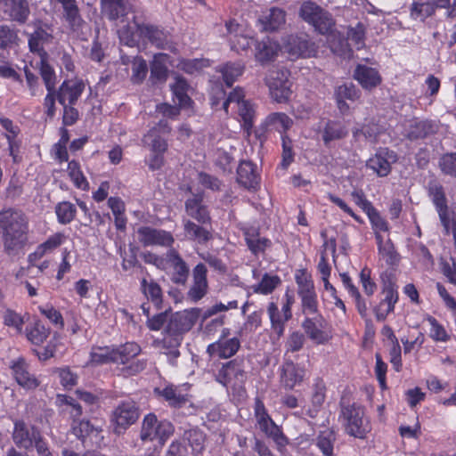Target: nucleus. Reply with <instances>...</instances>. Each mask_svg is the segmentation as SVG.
<instances>
[{
  "label": "nucleus",
  "mask_w": 456,
  "mask_h": 456,
  "mask_svg": "<svg viewBox=\"0 0 456 456\" xmlns=\"http://www.w3.org/2000/svg\"><path fill=\"white\" fill-rule=\"evenodd\" d=\"M40 74L45 85L46 90H53L56 84V77L53 69L42 58L40 61Z\"/></svg>",
  "instance_id": "61"
},
{
  "label": "nucleus",
  "mask_w": 456,
  "mask_h": 456,
  "mask_svg": "<svg viewBox=\"0 0 456 456\" xmlns=\"http://www.w3.org/2000/svg\"><path fill=\"white\" fill-rule=\"evenodd\" d=\"M90 362L96 365L114 362L113 348L108 346L94 348L90 354Z\"/></svg>",
  "instance_id": "54"
},
{
  "label": "nucleus",
  "mask_w": 456,
  "mask_h": 456,
  "mask_svg": "<svg viewBox=\"0 0 456 456\" xmlns=\"http://www.w3.org/2000/svg\"><path fill=\"white\" fill-rule=\"evenodd\" d=\"M243 70L244 67L240 63H226L219 69L228 87H231L234 81L242 75Z\"/></svg>",
  "instance_id": "48"
},
{
  "label": "nucleus",
  "mask_w": 456,
  "mask_h": 456,
  "mask_svg": "<svg viewBox=\"0 0 456 456\" xmlns=\"http://www.w3.org/2000/svg\"><path fill=\"white\" fill-rule=\"evenodd\" d=\"M134 23L137 28L138 37L140 39L147 40L159 49H167L169 47V33L164 28L150 23H139L136 21L135 17H134Z\"/></svg>",
  "instance_id": "10"
},
{
  "label": "nucleus",
  "mask_w": 456,
  "mask_h": 456,
  "mask_svg": "<svg viewBox=\"0 0 456 456\" xmlns=\"http://www.w3.org/2000/svg\"><path fill=\"white\" fill-rule=\"evenodd\" d=\"M186 214L202 224H209L211 216L208 207L203 203L201 194H193L184 204Z\"/></svg>",
  "instance_id": "20"
},
{
  "label": "nucleus",
  "mask_w": 456,
  "mask_h": 456,
  "mask_svg": "<svg viewBox=\"0 0 456 456\" xmlns=\"http://www.w3.org/2000/svg\"><path fill=\"white\" fill-rule=\"evenodd\" d=\"M163 338L158 342L165 354L168 357V361L172 365L176 364V359L180 355L178 347L181 345L182 337L171 334H166L163 331Z\"/></svg>",
  "instance_id": "30"
},
{
  "label": "nucleus",
  "mask_w": 456,
  "mask_h": 456,
  "mask_svg": "<svg viewBox=\"0 0 456 456\" xmlns=\"http://www.w3.org/2000/svg\"><path fill=\"white\" fill-rule=\"evenodd\" d=\"M338 419L346 435L364 439L370 430L368 418L365 416L364 408L357 403H350L342 399Z\"/></svg>",
  "instance_id": "4"
},
{
  "label": "nucleus",
  "mask_w": 456,
  "mask_h": 456,
  "mask_svg": "<svg viewBox=\"0 0 456 456\" xmlns=\"http://www.w3.org/2000/svg\"><path fill=\"white\" fill-rule=\"evenodd\" d=\"M201 310L197 307L181 312L164 311L148 318L147 326L151 330H164L166 334L183 336L188 332L200 317Z\"/></svg>",
  "instance_id": "3"
},
{
  "label": "nucleus",
  "mask_w": 456,
  "mask_h": 456,
  "mask_svg": "<svg viewBox=\"0 0 456 456\" xmlns=\"http://www.w3.org/2000/svg\"><path fill=\"white\" fill-rule=\"evenodd\" d=\"M354 77L367 90L375 88L381 82V77L375 69L362 64L356 66Z\"/></svg>",
  "instance_id": "27"
},
{
  "label": "nucleus",
  "mask_w": 456,
  "mask_h": 456,
  "mask_svg": "<svg viewBox=\"0 0 456 456\" xmlns=\"http://www.w3.org/2000/svg\"><path fill=\"white\" fill-rule=\"evenodd\" d=\"M71 429L73 434L80 440L93 435L97 436L102 431L101 428L95 427L89 420L81 419L72 422Z\"/></svg>",
  "instance_id": "46"
},
{
  "label": "nucleus",
  "mask_w": 456,
  "mask_h": 456,
  "mask_svg": "<svg viewBox=\"0 0 456 456\" xmlns=\"http://www.w3.org/2000/svg\"><path fill=\"white\" fill-rule=\"evenodd\" d=\"M167 54L158 53L154 55V59L151 66V77L158 82H164L167 77Z\"/></svg>",
  "instance_id": "44"
},
{
  "label": "nucleus",
  "mask_w": 456,
  "mask_h": 456,
  "mask_svg": "<svg viewBox=\"0 0 456 456\" xmlns=\"http://www.w3.org/2000/svg\"><path fill=\"white\" fill-rule=\"evenodd\" d=\"M84 90L82 81L65 80L56 92V98L61 105H75Z\"/></svg>",
  "instance_id": "16"
},
{
  "label": "nucleus",
  "mask_w": 456,
  "mask_h": 456,
  "mask_svg": "<svg viewBox=\"0 0 456 456\" xmlns=\"http://www.w3.org/2000/svg\"><path fill=\"white\" fill-rule=\"evenodd\" d=\"M4 4V12L11 20L20 23H25L30 13L27 0H0Z\"/></svg>",
  "instance_id": "25"
},
{
  "label": "nucleus",
  "mask_w": 456,
  "mask_h": 456,
  "mask_svg": "<svg viewBox=\"0 0 456 456\" xmlns=\"http://www.w3.org/2000/svg\"><path fill=\"white\" fill-rule=\"evenodd\" d=\"M238 182L247 189H256L259 184V175L251 161H241L237 169Z\"/></svg>",
  "instance_id": "26"
},
{
  "label": "nucleus",
  "mask_w": 456,
  "mask_h": 456,
  "mask_svg": "<svg viewBox=\"0 0 456 456\" xmlns=\"http://www.w3.org/2000/svg\"><path fill=\"white\" fill-rule=\"evenodd\" d=\"M240 342L239 338H232L227 340H221L208 345L207 353L209 356L217 355L219 358L227 359L233 356L239 350Z\"/></svg>",
  "instance_id": "24"
},
{
  "label": "nucleus",
  "mask_w": 456,
  "mask_h": 456,
  "mask_svg": "<svg viewBox=\"0 0 456 456\" xmlns=\"http://www.w3.org/2000/svg\"><path fill=\"white\" fill-rule=\"evenodd\" d=\"M435 12L434 4L429 1L425 3L414 2L411 6V16L417 20H424Z\"/></svg>",
  "instance_id": "58"
},
{
  "label": "nucleus",
  "mask_w": 456,
  "mask_h": 456,
  "mask_svg": "<svg viewBox=\"0 0 456 456\" xmlns=\"http://www.w3.org/2000/svg\"><path fill=\"white\" fill-rule=\"evenodd\" d=\"M245 240L247 246L254 255L262 253L271 246V241L264 237H261L256 231H247L245 232Z\"/></svg>",
  "instance_id": "43"
},
{
  "label": "nucleus",
  "mask_w": 456,
  "mask_h": 456,
  "mask_svg": "<svg viewBox=\"0 0 456 456\" xmlns=\"http://www.w3.org/2000/svg\"><path fill=\"white\" fill-rule=\"evenodd\" d=\"M118 37L120 41L128 46H135L138 44V33L135 25L131 27L126 25L118 30Z\"/></svg>",
  "instance_id": "62"
},
{
  "label": "nucleus",
  "mask_w": 456,
  "mask_h": 456,
  "mask_svg": "<svg viewBox=\"0 0 456 456\" xmlns=\"http://www.w3.org/2000/svg\"><path fill=\"white\" fill-rule=\"evenodd\" d=\"M239 107V115L242 119V126L249 134L254 125L255 110L248 101H242Z\"/></svg>",
  "instance_id": "52"
},
{
  "label": "nucleus",
  "mask_w": 456,
  "mask_h": 456,
  "mask_svg": "<svg viewBox=\"0 0 456 456\" xmlns=\"http://www.w3.org/2000/svg\"><path fill=\"white\" fill-rule=\"evenodd\" d=\"M232 379L243 383L246 379V372L241 361L232 360L224 363L216 375V380L226 386Z\"/></svg>",
  "instance_id": "21"
},
{
  "label": "nucleus",
  "mask_w": 456,
  "mask_h": 456,
  "mask_svg": "<svg viewBox=\"0 0 456 456\" xmlns=\"http://www.w3.org/2000/svg\"><path fill=\"white\" fill-rule=\"evenodd\" d=\"M0 228L3 231L4 251L9 256L22 253L28 243V221L26 215L12 208L2 210Z\"/></svg>",
  "instance_id": "2"
},
{
  "label": "nucleus",
  "mask_w": 456,
  "mask_h": 456,
  "mask_svg": "<svg viewBox=\"0 0 456 456\" xmlns=\"http://www.w3.org/2000/svg\"><path fill=\"white\" fill-rule=\"evenodd\" d=\"M62 19L73 31L79 30L85 24L77 0H73L62 8Z\"/></svg>",
  "instance_id": "34"
},
{
  "label": "nucleus",
  "mask_w": 456,
  "mask_h": 456,
  "mask_svg": "<svg viewBox=\"0 0 456 456\" xmlns=\"http://www.w3.org/2000/svg\"><path fill=\"white\" fill-rule=\"evenodd\" d=\"M167 264L172 268V281L176 284L184 285L189 276V267L180 254L174 248L166 253Z\"/></svg>",
  "instance_id": "18"
},
{
  "label": "nucleus",
  "mask_w": 456,
  "mask_h": 456,
  "mask_svg": "<svg viewBox=\"0 0 456 456\" xmlns=\"http://www.w3.org/2000/svg\"><path fill=\"white\" fill-rule=\"evenodd\" d=\"M189 87L187 81L182 77H176L175 82L171 85V90L177 98L180 105H185L191 100L187 94Z\"/></svg>",
  "instance_id": "55"
},
{
  "label": "nucleus",
  "mask_w": 456,
  "mask_h": 456,
  "mask_svg": "<svg viewBox=\"0 0 456 456\" xmlns=\"http://www.w3.org/2000/svg\"><path fill=\"white\" fill-rule=\"evenodd\" d=\"M68 174L74 185L83 191L89 189V183L83 175L80 165L76 160H71L68 164Z\"/></svg>",
  "instance_id": "47"
},
{
  "label": "nucleus",
  "mask_w": 456,
  "mask_h": 456,
  "mask_svg": "<svg viewBox=\"0 0 456 456\" xmlns=\"http://www.w3.org/2000/svg\"><path fill=\"white\" fill-rule=\"evenodd\" d=\"M281 383L285 389H293L300 384L305 377V370L292 361L285 362L281 369Z\"/></svg>",
  "instance_id": "19"
},
{
  "label": "nucleus",
  "mask_w": 456,
  "mask_h": 456,
  "mask_svg": "<svg viewBox=\"0 0 456 456\" xmlns=\"http://www.w3.org/2000/svg\"><path fill=\"white\" fill-rule=\"evenodd\" d=\"M265 31H274L281 28L286 22V12L284 10L273 7L269 12L259 19Z\"/></svg>",
  "instance_id": "31"
},
{
  "label": "nucleus",
  "mask_w": 456,
  "mask_h": 456,
  "mask_svg": "<svg viewBox=\"0 0 456 456\" xmlns=\"http://www.w3.org/2000/svg\"><path fill=\"white\" fill-rule=\"evenodd\" d=\"M50 330L41 322H36L33 326L26 328V337L32 344L39 346L49 337Z\"/></svg>",
  "instance_id": "45"
},
{
  "label": "nucleus",
  "mask_w": 456,
  "mask_h": 456,
  "mask_svg": "<svg viewBox=\"0 0 456 456\" xmlns=\"http://www.w3.org/2000/svg\"><path fill=\"white\" fill-rule=\"evenodd\" d=\"M267 314L271 321V326L273 331L281 337L284 333L285 323L289 321L279 310L277 305L271 302L267 306Z\"/></svg>",
  "instance_id": "41"
},
{
  "label": "nucleus",
  "mask_w": 456,
  "mask_h": 456,
  "mask_svg": "<svg viewBox=\"0 0 456 456\" xmlns=\"http://www.w3.org/2000/svg\"><path fill=\"white\" fill-rule=\"evenodd\" d=\"M280 283L281 279L279 276L265 273L261 281L253 287V290L255 293L267 295L272 293Z\"/></svg>",
  "instance_id": "53"
},
{
  "label": "nucleus",
  "mask_w": 456,
  "mask_h": 456,
  "mask_svg": "<svg viewBox=\"0 0 456 456\" xmlns=\"http://www.w3.org/2000/svg\"><path fill=\"white\" fill-rule=\"evenodd\" d=\"M380 278L383 298L373 307V313L377 321L383 322L390 313L394 312L395 305L399 299V295L392 273H384Z\"/></svg>",
  "instance_id": "6"
},
{
  "label": "nucleus",
  "mask_w": 456,
  "mask_h": 456,
  "mask_svg": "<svg viewBox=\"0 0 456 456\" xmlns=\"http://www.w3.org/2000/svg\"><path fill=\"white\" fill-rule=\"evenodd\" d=\"M174 431L175 428L170 421L159 420L154 413H148L142 421L140 439L142 442L157 440L160 444H164Z\"/></svg>",
  "instance_id": "5"
},
{
  "label": "nucleus",
  "mask_w": 456,
  "mask_h": 456,
  "mask_svg": "<svg viewBox=\"0 0 456 456\" xmlns=\"http://www.w3.org/2000/svg\"><path fill=\"white\" fill-rule=\"evenodd\" d=\"M438 126L431 120H419L411 124L407 132L410 140H418L434 134L437 132Z\"/></svg>",
  "instance_id": "33"
},
{
  "label": "nucleus",
  "mask_w": 456,
  "mask_h": 456,
  "mask_svg": "<svg viewBox=\"0 0 456 456\" xmlns=\"http://www.w3.org/2000/svg\"><path fill=\"white\" fill-rule=\"evenodd\" d=\"M40 435L41 432L37 428L27 425L22 420H17L14 423L12 440L19 448L25 450L32 448L34 441Z\"/></svg>",
  "instance_id": "15"
},
{
  "label": "nucleus",
  "mask_w": 456,
  "mask_h": 456,
  "mask_svg": "<svg viewBox=\"0 0 456 456\" xmlns=\"http://www.w3.org/2000/svg\"><path fill=\"white\" fill-rule=\"evenodd\" d=\"M52 40V36L42 28L37 29L28 38V46L31 52L37 53L42 58L46 53L44 45Z\"/></svg>",
  "instance_id": "42"
},
{
  "label": "nucleus",
  "mask_w": 456,
  "mask_h": 456,
  "mask_svg": "<svg viewBox=\"0 0 456 456\" xmlns=\"http://www.w3.org/2000/svg\"><path fill=\"white\" fill-rule=\"evenodd\" d=\"M299 17L311 25L314 31L328 36L330 50L341 56H349L351 50L347 42L336 31V21L332 14L313 1H304L298 11Z\"/></svg>",
  "instance_id": "1"
},
{
  "label": "nucleus",
  "mask_w": 456,
  "mask_h": 456,
  "mask_svg": "<svg viewBox=\"0 0 456 456\" xmlns=\"http://www.w3.org/2000/svg\"><path fill=\"white\" fill-rule=\"evenodd\" d=\"M183 230L185 236L200 244H206L213 236L209 230L205 226L199 225L191 220L183 221Z\"/></svg>",
  "instance_id": "32"
},
{
  "label": "nucleus",
  "mask_w": 456,
  "mask_h": 456,
  "mask_svg": "<svg viewBox=\"0 0 456 456\" xmlns=\"http://www.w3.org/2000/svg\"><path fill=\"white\" fill-rule=\"evenodd\" d=\"M360 97V92L353 83H345L335 90L336 99L355 101Z\"/></svg>",
  "instance_id": "60"
},
{
  "label": "nucleus",
  "mask_w": 456,
  "mask_h": 456,
  "mask_svg": "<svg viewBox=\"0 0 456 456\" xmlns=\"http://www.w3.org/2000/svg\"><path fill=\"white\" fill-rule=\"evenodd\" d=\"M148 73V66L146 61L142 57H134L132 61V76L131 80L133 83H142Z\"/></svg>",
  "instance_id": "56"
},
{
  "label": "nucleus",
  "mask_w": 456,
  "mask_h": 456,
  "mask_svg": "<svg viewBox=\"0 0 456 456\" xmlns=\"http://www.w3.org/2000/svg\"><path fill=\"white\" fill-rule=\"evenodd\" d=\"M289 77L288 69L274 68L269 70L265 77V84L269 88L271 97L279 103L289 101L292 94Z\"/></svg>",
  "instance_id": "7"
},
{
  "label": "nucleus",
  "mask_w": 456,
  "mask_h": 456,
  "mask_svg": "<svg viewBox=\"0 0 456 456\" xmlns=\"http://www.w3.org/2000/svg\"><path fill=\"white\" fill-rule=\"evenodd\" d=\"M307 337L317 345H323L330 341L331 335L326 330V321L322 314L305 317L301 324Z\"/></svg>",
  "instance_id": "11"
},
{
  "label": "nucleus",
  "mask_w": 456,
  "mask_h": 456,
  "mask_svg": "<svg viewBox=\"0 0 456 456\" xmlns=\"http://www.w3.org/2000/svg\"><path fill=\"white\" fill-rule=\"evenodd\" d=\"M207 268L200 263L192 270L193 285L188 291L191 300L197 302L200 300L208 291Z\"/></svg>",
  "instance_id": "23"
},
{
  "label": "nucleus",
  "mask_w": 456,
  "mask_h": 456,
  "mask_svg": "<svg viewBox=\"0 0 456 456\" xmlns=\"http://www.w3.org/2000/svg\"><path fill=\"white\" fill-rule=\"evenodd\" d=\"M337 441L333 429L326 428L318 433L314 444L323 456H334V445Z\"/></svg>",
  "instance_id": "36"
},
{
  "label": "nucleus",
  "mask_w": 456,
  "mask_h": 456,
  "mask_svg": "<svg viewBox=\"0 0 456 456\" xmlns=\"http://www.w3.org/2000/svg\"><path fill=\"white\" fill-rule=\"evenodd\" d=\"M346 134L347 131L340 122L329 120L322 131V140L324 144L328 146L330 142L343 139Z\"/></svg>",
  "instance_id": "39"
},
{
  "label": "nucleus",
  "mask_w": 456,
  "mask_h": 456,
  "mask_svg": "<svg viewBox=\"0 0 456 456\" xmlns=\"http://www.w3.org/2000/svg\"><path fill=\"white\" fill-rule=\"evenodd\" d=\"M326 386L322 379H317L313 386V392L311 395V403L313 408L308 409L306 414L310 418H315L322 405L323 404L326 397Z\"/></svg>",
  "instance_id": "38"
},
{
  "label": "nucleus",
  "mask_w": 456,
  "mask_h": 456,
  "mask_svg": "<svg viewBox=\"0 0 456 456\" xmlns=\"http://www.w3.org/2000/svg\"><path fill=\"white\" fill-rule=\"evenodd\" d=\"M297 294L301 299V310L303 314L309 315L321 314L319 312V304L317 294L313 281L306 276H297Z\"/></svg>",
  "instance_id": "9"
},
{
  "label": "nucleus",
  "mask_w": 456,
  "mask_h": 456,
  "mask_svg": "<svg viewBox=\"0 0 456 456\" xmlns=\"http://www.w3.org/2000/svg\"><path fill=\"white\" fill-rule=\"evenodd\" d=\"M279 50L280 46L275 41H273L269 37H265L259 42H256V60L262 64L272 61L277 56Z\"/></svg>",
  "instance_id": "28"
},
{
  "label": "nucleus",
  "mask_w": 456,
  "mask_h": 456,
  "mask_svg": "<svg viewBox=\"0 0 456 456\" xmlns=\"http://www.w3.org/2000/svg\"><path fill=\"white\" fill-rule=\"evenodd\" d=\"M395 155L387 148L379 149L377 153L368 159L366 167L380 177L388 175L391 172V162L395 161Z\"/></svg>",
  "instance_id": "17"
},
{
  "label": "nucleus",
  "mask_w": 456,
  "mask_h": 456,
  "mask_svg": "<svg viewBox=\"0 0 456 456\" xmlns=\"http://www.w3.org/2000/svg\"><path fill=\"white\" fill-rule=\"evenodd\" d=\"M254 415L260 430L265 434H267L277 426L268 414L263 401L259 397L255 398Z\"/></svg>",
  "instance_id": "37"
},
{
  "label": "nucleus",
  "mask_w": 456,
  "mask_h": 456,
  "mask_svg": "<svg viewBox=\"0 0 456 456\" xmlns=\"http://www.w3.org/2000/svg\"><path fill=\"white\" fill-rule=\"evenodd\" d=\"M55 213L59 223L69 224L76 216V207L69 201L60 202L55 208Z\"/></svg>",
  "instance_id": "50"
},
{
  "label": "nucleus",
  "mask_w": 456,
  "mask_h": 456,
  "mask_svg": "<svg viewBox=\"0 0 456 456\" xmlns=\"http://www.w3.org/2000/svg\"><path fill=\"white\" fill-rule=\"evenodd\" d=\"M266 124L278 131H287L293 124L292 119L285 113H271L266 118Z\"/></svg>",
  "instance_id": "49"
},
{
  "label": "nucleus",
  "mask_w": 456,
  "mask_h": 456,
  "mask_svg": "<svg viewBox=\"0 0 456 456\" xmlns=\"http://www.w3.org/2000/svg\"><path fill=\"white\" fill-rule=\"evenodd\" d=\"M38 310L53 324L59 328H63L64 321L61 314L51 305H40Z\"/></svg>",
  "instance_id": "63"
},
{
  "label": "nucleus",
  "mask_w": 456,
  "mask_h": 456,
  "mask_svg": "<svg viewBox=\"0 0 456 456\" xmlns=\"http://www.w3.org/2000/svg\"><path fill=\"white\" fill-rule=\"evenodd\" d=\"M139 241L145 247L162 246L171 247L175 240L173 235L167 231L142 226L137 230Z\"/></svg>",
  "instance_id": "12"
},
{
  "label": "nucleus",
  "mask_w": 456,
  "mask_h": 456,
  "mask_svg": "<svg viewBox=\"0 0 456 456\" xmlns=\"http://www.w3.org/2000/svg\"><path fill=\"white\" fill-rule=\"evenodd\" d=\"M428 194L436 208L440 221L444 227L446 233H448L450 228V216L443 186L436 181L429 182Z\"/></svg>",
  "instance_id": "14"
},
{
  "label": "nucleus",
  "mask_w": 456,
  "mask_h": 456,
  "mask_svg": "<svg viewBox=\"0 0 456 456\" xmlns=\"http://www.w3.org/2000/svg\"><path fill=\"white\" fill-rule=\"evenodd\" d=\"M12 375L17 383L25 389H36L40 382L30 373L28 364L24 359H19L12 365Z\"/></svg>",
  "instance_id": "22"
},
{
  "label": "nucleus",
  "mask_w": 456,
  "mask_h": 456,
  "mask_svg": "<svg viewBox=\"0 0 456 456\" xmlns=\"http://www.w3.org/2000/svg\"><path fill=\"white\" fill-rule=\"evenodd\" d=\"M161 395L168 404L175 408H181L189 403L188 395L183 394L177 387L168 386L162 390Z\"/></svg>",
  "instance_id": "40"
},
{
  "label": "nucleus",
  "mask_w": 456,
  "mask_h": 456,
  "mask_svg": "<svg viewBox=\"0 0 456 456\" xmlns=\"http://www.w3.org/2000/svg\"><path fill=\"white\" fill-rule=\"evenodd\" d=\"M185 439L188 440L192 451L200 452L204 449L205 435L200 429H190L184 433Z\"/></svg>",
  "instance_id": "59"
},
{
  "label": "nucleus",
  "mask_w": 456,
  "mask_h": 456,
  "mask_svg": "<svg viewBox=\"0 0 456 456\" xmlns=\"http://www.w3.org/2000/svg\"><path fill=\"white\" fill-rule=\"evenodd\" d=\"M443 174L456 178V152L444 154L438 162Z\"/></svg>",
  "instance_id": "57"
},
{
  "label": "nucleus",
  "mask_w": 456,
  "mask_h": 456,
  "mask_svg": "<svg viewBox=\"0 0 456 456\" xmlns=\"http://www.w3.org/2000/svg\"><path fill=\"white\" fill-rule=\"evenodd\" d=\"M102 12L110 20H124L128 13V6L126 0H101Z\"/></svg>",
  "instance_id": "29"
},
{
  "label": "nucleus",
  "mask_w": 456,
  "mask_h": 456,
  "mask_svg": "<svg viewBox=\"0 0 456 456\" xmlns=\"http://www.w3.org/2000/svg\"><path fill=\"white\" fill-rule=\"evenodd\" d=\"M141 353V347L134 342H127L113 348L114 363L126 365Z\"/></svg>",
  "instance_id": "35"
},
{
  "label": "nucleus",
  "mask_w": 456,
  "mask_h": 456,
  "mask_svg": "<svg viewBox=\"0 0 456 456\" xmlns=\"http://www.w3.org/2000/svg\"><path fill=\"white\" fill-rule=\"evenodd\" d=\"M305 343V338L303 333L300 331H293L289 336L288 337L286 342H285V348L286 352H298L301 350Z\"/></svg>",
  "instance_id": "64"
},
{
  "label": "nucleus",
  "mask_w": 456,
  "mask_h": 456,
  "mask_svg": "<svg viewBox=\"0 0 456 456\" xmlns=\"http://www.w3.org/2000/svg\"><path fill=\"white\" fill-rule=\"evenodd\" d=\"M286 51L294 57H311L315 53V45L306 34L289 35L285 41Z\"/></svg>",
  "instance_id": "13"
},
{
  "label": "nucleus",
  "mask_w": 456,
  "mask_h": 456,
  "mask_svg": "<svg viewBox=\"0 0 456 456\" xmlns=\"http://www.w3.org/2000/svg\"><path fill=\"white\" fill-rule=\"evenodd\" d=\"M379 134V128L377 125H363L361 128L353 131V136L355 140L360 141L363 137L370 143H376Z\"/></svg>",
  "instance_id": "51"
},
{
  "label": "nucleus",
  "mask_w": 456,
  "mask_h": 456,
  "mask_svg": "<svg viewBox=\"0 0 456 456\" xmlns=\"http://www.w3.org/2000/svg\"><path fill=\"white\" fill-rule=\"evenodd\" d=\"M140 411L135 402L123 401L114 409L111 414L110 422L113 432L119 436L139 419Z\"/></svg>",
  "instance_id": "8"
}]
</instances>
